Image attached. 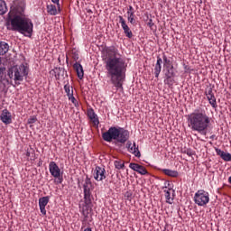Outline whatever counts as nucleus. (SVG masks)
<instances>
[{
  "label": "nucleus",
  "instance_id": "nucleus-1",
  "mask_svg": "<svg viewBox=\"0 0 231 231\" xmlns=\"http://www.w3.org/2000/svg\"><path fill=\"white\" fill-rule=\"evenodd\" d=\"M103 60L106 70V77L110 79V82L117 89H123L124 80H125V72L127 71V64L118 48L106 46L102 51Z\"/></svg>",
  "mask_w": 231,
  "mask_h": 231
},
{
  "label": "nucleus",
  "instance_id": "nucleus-2",
  "mask_svg": "<svg viewBox=\"0 0 231 231\" xmlns=\"http://www.w3.org/2000/svg\"><path fill=\"white\" fill-rule=\"evenodd\" d=\"M24 10H26L24 0H13L5 26L11 32H18L25 37H30L33 33V22L24 14Z\"/></svg>",
  "mask_w": 231,
  "mask_h": 231
},
{
  "label": "nucleus",
  "instance_id": "nucleus-3",
  "mask_svg": "<svg viewBox=\"0 0 231 231\" xmlns=\"http://www.w3.org/2000/svg\"><path fill=\"white\" fill-rule=\"evenodd\" d=\"M188 125L199 134H207L208 125H210V117L204 109H196L188 116Z\"/></svg>",
  "mask_w": 231,
  "mask_h": 231
},
{
  "label": "nucleus",
  "instance_id": "nucleus-4",
  "mask_svg": "<svg viewBox=\"0 0 231 231\" xmlns=\"http://www.w3.org/2000/svg\"><path fill=\"white\" fill-rule=\"evenodd\" d=\"M129 136L128 130L120 126H111L108 131L102 134L103 140L108 143L116 140L118 143H125L129 140Z\"/></svg>",
  "mask_w": 231,
  "mask_h": 231
},
{
  "label": "nucleus",
  "instance_id": "nucleus-5",
  "mask_svg": "<svg viewBox=\"0 0 231 231\" xmlns=\"http://www.w3.org/2000/svg\"><path fill=\"white\" fill-rule=\"evenodd\" d=\"M93 182H91V179L87 175L84 183H83V194H84V201L85 205H91L93 201Z\"/></svg>",
  "mask_w": 231,
  "mask_h": 231
},
{
  "label": "nucleus",
  "instance_id": "nucleus-6",
  "mask_svg": "<svg viewBox=\"0 0 231 231\" xmlns=\"http://www.w3.org/2000/svg\"><path fill=\"white\" fill-rule=\"evenodd\" d=\"M194 201L199 207H206L210 201V195L204 189H199L195 193Z\"/></svg>",
  "mask_w": 231,
  "mask_h": 231
},
{
  "label": "nucleus",
  "instance_id": "nucleus-7",
  "mask_svg": "<svg viewBox=\"0 0 231 231\" xmlns=\"http://www.w3.org/2000/svg\"><path fill=\"white\" fill-rule=\"evenodd\" d=\"M162 73L165 77L164 84L172 86L174 84V78L176 77V72H174V66L163 67Z\"/></svg>",
  "mask_w": 231,
  "mask_h": 231
},
{
  "label": "nucleus",
  "instance_id": "nucleus-8",
  "mask_svg": "<svg viewBox=\"0 0 231 231\" xmlns=\"http://www.w3.org/2000/svg\"><path fill=\"white\" fill-rule=\"evenodd\" d=\"M49 171L51 172V175L57 180V183L60 184L62 183V181H64V179L62 178V175L60 173V168H59L57 162H51L49 163Z\"/></svg>",
  "mask_w": 231,
  "mask_h": 231
},
{
  "label": "nucleus",
  "instance_id": "nucleus-9",
  "mask_svg": "<svg viewBox=\"0 0 231 231\" xmlns=\"http://www.w3.org/2000/svg\"><path fill=\"white\" fill-rule=\"evenodd\" d=\"M14 71L15 82H23V80H24V77H28V69L24 65L14 67Z\"/></svg>",
  "mask_w": 231,
  "mask_h": 231
},
{
  "label": "nucleus",
  "instance_id": "nucleus-10",
  "mask_svg": "<svg viewBox=\"0 0 231 231\" xmlns=\"http://www.w3.org/2000/svg\"><path fill=\"white\" fill-rule=\"evenodd\" d=\"M118 19L125 37H127L128 39H133V31H131V28H129V25H127V22H125L124 16L120 15L118 16Z\"/></svg>",
  "mask_w": 231,
  "mask_h": 231
},
{
  "label": "nucleus",
  "instance_id": "nucleus-11",
  "mask_svg": "<svg viewBox=\"0 0 231 231\" xmlns=\"http://www.w3.org/2000/svg\"><path fill=\"white\" fill-rule=\"evenodd\" d=\"M94 179L96 181H103V180H106V169L100 166H96L94 170Z\"/></svg>",
  "mask_w": 231,
  "mask_h": 231
},
{
  "label": "nucleus",
  "instance_id": "nucleus-12",
  "mask_svg": "<svg viewBox=\"0 0 231 231\" xmlns=\"http://www.w3.org/2000/svg\"><path fill=\"white\" fill-rule=\"evenodd\" d=\"M126 149L128 152H131V154H134L136 158H140L142 154L140 153V150H138V147H136V143H131V141H127L126 143Z\"/></svg>",
  "mask_w": 231,
  "mask_h": 231
},
{
  "label": "nucleus",
  "instance_id": "nucleus-13",
  "mask_svg": "<svg viewBox=\"0 0 231 231\" xmlns=\"http://www.w3.org/2000/svg\"><path fill=\"white\" fill-rule=\"evenodd\" d=\"M0 120L5 125H9V124H12V113L8 109H4L0 115Z\"/></svg>",
  "mask_w": 231,
  "mask_h": 231
},
{
  "label": "nucleus",
  "instance_id": "nucleus-14",
  "mask_svg": "<svg viewBox=\"0 0 231 231\" xmlns=\"http://www.w3.org/2000/svg\"><path fill=\"white\" fill-rule=\"evenodd\" d=\"M129 167L132 169V171L138 172V174H141L142 176H145V174H149V171H147V169H145V167L138 163L132 162L129 164Z\"/></svg>",
  "mask_w": 231,
  "mask_h": 231
},
{
  "label": "nucleus",
  "instance_id": "nucleus-15",
  "mask_svg": "<svg viewBox=\"0 0 231 231\" xmlns=\"http://www.w3.org/2000/svg\"><path fill=\"white\" fill-rule=\"evenodd\" d=\"M87 116H88L90 122H92L93 125L97 127V125L100 124V121L98 120V116H97L95 110L93 108H88L87 110Z\"/></svg>",
  "mask_w": 231,
  "mask_h": 231
},
{
  "label": "nucleus",
  "instance_id": "nucleus-16",
  "mask_svg": "<svg viewBox=\"0 0 231 231\" xmlns=\"http://www.w3.org/2000/svg\"><path fill=\"white\" fill-rule=\"evenodd\" d=\"M48 203H50V197L46 196L39 199L40 211L42 216H46V205Z\"/></svg>",
  "mask_w": 231,
  "mask_h": 231
},
{
  "label": "nucleus",
  "instance_id": "nucleus-17",
  "mask_svg": "<svg viewBox=\"0 0 231 231\" xmlns=\"http://www.w3.org/2000/svg\"><path fill=\"white\" fill-rule=\"evenodd\" d=\"M5 67H0V88H6V84H10V80L5 75Z\"/></svg>",
  "mask_w": 231,
  "mask_h": 231
},
{
  "label": "nucleus",
  "instance_id": "nucleus-18",
  "mask_svg": "<svg viewBox=\"0 0 231 231\" xmlns=\"http://www.w3.org/2000/svg\"><path fill=\"white\" fill-rule=\"evenodd\" d=\"M127 21L131 24H136V20L134 19V8L133 5H129L127 8Z\"/></svg>",
  "mask_w": 231,
  "mask_h": 231
},
{
  "label": "nucleus",
  "instance_id": "nucleus-19",
  "mask_svg": "<svg viewBox=\"0 0 231 231\" xmlns=\"http://www.w3.org/2000/svg\"><path fill=\"white\" fill-rule=\"evenodd\" d=\"M217 156H220L224 162H231V154L229 152H225L223 150L219 148L215 149Z\"/></svg>",
  "mask_w": 231,
  "mask_h": 231
},
{
  "label": "nucleus",
  "instance_id": "nucleus-20",
  "mask_svg": "<svg viewBox=\"0 0 231 231\" xmlns=\"http://www.w3.org/2000/svg\"><path fill=\"white\" fill-rule=\"evenodd\" d=\"M162 64H163V60L162 58L157 57V61L154 67L155 79H158L160 77V73H162Z\"/></svg>",
  "mask_w": 231,
  "mask_h": 231
},
{
  "label": "nucleus",
  "instance_id": "nucleus-21",
  "mask_svg": "<svg viewBox=\"0 0 231 231\" xmlns=\"http://www.w3.org/2000/svg\"><path fill=\"white\" fill-rule=\"evenodd\" d=\"M73 68L78 75V78L82 80L84 79V69L82 68V65L79 62H76L73 65Z\"/></svg>",
  "mask_w": 231,
  "mask_h": 231
},
{
  "label": "nucleus",
  "instance_id": "nucleus-22",
  "mask_svg": "<svg viewBox=\"0 0 231 231\" xmlns=\"http://www.w3.org/2000/svg\"><path fill=\"white\" fill-rule=\"evenodd\" d=\"M161 171L163 172L166 176L170 178H178V171L169 170V169H161Z\"/></svg>",
  "mask_w": 231,
  "mask_h": 231
},
{
  "label": "nucleus",
  "instance_id": "nucleus-23",
  "mask_svg": "<svg viewBox=\"0 0 231 231\" xmlns=\"http://www.w3.org/2000/svg\"><path fill=\"white\" fill-rule=\"evenodd\" d=\"M10 50V46L5 42H0V55H6Z\"/></svg>",
  "mask_w": 231,
  "mask_h": 231
},
{
  "label": "nucleus",
  "instance_id": "nucleus-24",
  "mask_svg": "<svg viewBox=\"0 0 231 231\" xmlns=\"http://www.w3.org/2000/svg\"><path fill=\"white\" fill-rule=\"evenodd\" d=\"M47 13L50 15H57V14H59V11H57V6L55 5H47Z\"/></svg>",
  "mask_w": 231,
  "mask_h": 231
},
{
  "label": "nucleus",
  "instance_id": "nucleus-25",
  "mask_svg": "<svg viewBox=\"0 0 231 231\" xmlns=\"http://www.w3.org/2000/svg\"><path fill=\"white\" fill-rule=\"evenodd\" d=\"M162 63H163V68H169L174 66L172 63V60L167 57V55L163 54L162 55Z\"/></svg>",
  "mask_w": 231,
  "mask_h": 231
},
{
  "label": "nucleus",
  "instance_id": "nucleus-26",
  "mask_svg": "<svg viewBox=\"0 0 231 231\" xmlns=\"http://www.w3.org/2000/svg\"><path fill=\"white\" fill-rule=\"evenodd\" d=\"M8 8L6 7V2L4 0H0V15H5L6 14Z\"/></svg>",
  "mask_w": 231,
  "mask_h": 231
},
{
  "label": "nucleus",
  "instance_id": "nucleus-27",
  "mask_svg": "<svg viewBox=\"0 0 231 231\" xmlns=\"http://www.w3.org/2000/svg\"><path fill=\"white\" fill-rule=\"evenodd\" d=\"M64 91L67 94V97H71V95H73V87H71L69 83H67L64 85Z\"/></svg>",
  "mask_w": 231,
  "mask_h": 231
},
{
  "label": "nucleus",
  "instance_id": "nucleus-28",
  "mask_svg": "<svg viewBox=\"0 0 231 231\" xmlns=\"http://www.w3.org/2000/svg\"><path fill=\"white\" fill-rule=\"evenodd\" d=\"M210 106L214 108L217 107V102L216 101V96H208L207 97Z\"/></svg>",
  "mask_w": 231,
  "mask_h": 231
},
{
  "label": "nucleus",
  "instance_id": "nucleus-29",
  "mask_svg": "<svg viewBox=\"0 0 231 231\" xmlns=\"http://www.w3.org/2000/svg\"><path fill=\"white\" fill-rule=\"evenodd\" d=\"M164 192H165L166 203L172 205V201H174V199L171 198V192L169 190H164Z\"/></svg>",
  "mask_w": 231,
  "mask_h": 231
},
{
  "label": "nucleus",
  "instance_id": "nucleus-30",
  "mask_svg": "<svg viewBox=\"0 0 231 231\" xmlns=\"http://www.w3.org/2000/svg\"><path fill=\"white\" fill-rule=\"evenodd\" d=\"M114 165L116 169H124L125 167V164L122 161H115Z\"/></svg>",
  "mask_w": 231,
  "mask_h": 231
},
{
  "label": "nucleus",
  "instance_id": "nucleus-31",
  "mask_svg": "<svg viewBox=\"0 0 231 231\" xmlns=\"http://www.w3.org/2000/svg\"><path fill=\"white\" fill-rule=\"evenodd\" d=\"M68 98L69 100H70V102H72L75 107H79V101L77 100V98H75V96H73V94L69 96Z\"/></svg>",
  "mask_w": 231,
  "mask_h": 231
},
{
  "label": "nucleus",
  "instance_id": "nucleus-32",
  "mask_svg": "<svg viewBox=\"0 0 231 231\" xmlns=\"http://www.w3.org/2000/svg\"><path fill=\"white\" fill-rule=\"evenodd\" d=\"M205 93H206V97H212V96H214V92L212 90V88H207Z\"/></svg>",
  "mask_w": 231,
  "mask_h": 231
},
{
  "label": "nucleus",
  "instance_id": "nucleus-33",
  "mask_svg": "<svg viewBox=\"0 0 231 231\" xmlns=\"http://www.w3.org/2000/svg\"><path fill=\"white\" fill-rule=\"evenodd\" d=\"M35 122H37V117L33 116L28 118L27 124H35Z\"/></svg>",
  "mask_w": 231,
  "mask_h": 231
},
{
  "label": "nucleus",
  "instance_id": "nucleus-34",
  "mask_svg": "<svg viewBox=\"0 0 231 231\" xmlns=\"http://www.w3.org/2000/svg\"><path fill=\"white\" fill-rule=\"evenodd\" d=\"M14 69H10L7 72V76L9 77V79H14Z\"/></svg>",
  "mask_w": 231,
  "mask_h": 231
},
{
  "label": "nucleus",
  "instance_id": "nucleus-35",
  "mask_svg": "<svg viewBox=\"0 0 231 231\" xmlns=\"http://www.w3.org/2000/svg\"><path fill=\"white\" fill-rule=\"evenodd\" d=\"M147 26H149V28H152V26H154V23H152V19H150L147 23Z\"/></svg>",
  "mask_w": 231,
  "mask_h": 231
},
{
  "label": "nucleus",
  "instance_id": "nucleus-36",
  "mask_svg": "<svg viewBox=\"0 0 231 231\" xmlns=\"http://www.w3.org/2000/svg\"><path fill=\"white\" fill-rule=\"evenodd\" d=\"M54 4H56V5H58V6H59V1L60 0H51Z\"/></svg>",
  "mask_w": 231,
  "mask_h": 231
},
{
  "label": "nucleus",
  "instance_id": "nucleus-37",
  "mask_svg": "<svg viewBox=\"0 0 231 231\" xmlns=\"http://www.w3.org/2000/svg\"><path fill=\"white\" fill-rule=\"evenodd\" d=\"M87 14H93V11L91 9H88Z\"/></svg>",
  "mask_w": 231,
  "mask_h": 231
},
{
  "label": "nucleus",
  "instance_id": "nucleus-38",
  "mask_svg": "<svg viewBox=\"0 0 231 231\" xmlns=\"http://www.w3.org/2000/svg\"><path fill=\"white\" fill-rule=\"evenodd\" d=\"M125 196H126V198H131V193L130 192H126Z\"/></svg>",
  "mask_w": 231,
  "mask_h": 231
},
{
  "label": "nucleus",
  "instance_id": "nucleus-39",
  "mask_svg": "<svg viewBox=\"0 0 231 231\" xmlns=\"http://www.w3.org/2000/svg\"><path fill=\"white\" fill-rule=\"evenodd\" d=\"M187 154L188 156H192V152H188Z\"/></svg>",
  "mask_w": 231,
  "mask_h": 231
},
{
  "label": "nucleus",
  "instance_id": "nucleus-40",
  "mask_svg": "<svg viewBox=\"0 0 231 231\" xmlns=\"http://www.w3.org/2000/svg\"><path fill=\"white\" fill-rule=\"evenodd\" d=\"M26 156L30 158V152H26Z\"/></svg>",
  "mask_w": 231,
  "mask_h": 231
},
{
  "label": "nucleus",
  "instance_id": "nucleus-41",
  "mask_svg": "<svg viewBox=\"0 0 231 231\" xmlns=\"http://www.w3.org/2000/svg\"><path fill=\"white\" fill-rule=\"evenodd\" d=\"M228 183L231 184V176L228 178Z\"/></svg>",
  "mask_w": 231,
  "mask_h": 231
},
{
  "label": "nucleus",
  "instance_id": "nucleus-42",
  "mask_svg": "<svg viewBox=\"0 0 231 231\" xmlns=\"http://www.w3.org/2000/svg\"><path fill=\"white\" fill-rule=\"evenodd\" d=\"M0 64H1V58H0Z\"/></svg>",
  "mask_w": 231,
  "mask_h": 231
}]
</instances>
